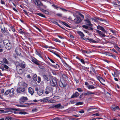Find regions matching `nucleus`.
I'll return each instance as SVG.
<instances>
[{"instance_id":"f257e3e1","label":"nucleus","mask_w":120,"mask_h":120,"mask_svg":"<svg viewBox=\"0 0 120 120\" xmlns=\"http://www.w3.org/2000/svg\"><path fill=\"white\" fill-rule=\"evenodd\" d=\"M57 81L58 80L56 78L52 77L50 81V86L56 88L57 86Z\"/></svg>"},{"instance_id":"f03ea898","label":"nucleus","mask_w":120,"mask_h":120,"mask_svg":"<svg viewBox=\"0 0 120 120\" xmlns=\"http://www.w3.org/2000/svg\"><path fill=\"white\" fill-rule=\"evenodd\" d=\"M41 1H44L45 2H46L47 3H49L50 4L51 3V2L49 1H48V0H41ZM34 3L37 6H43V4L41 3V2L40 1V0H34Z\"/></svg>"},{"instance_id":"7ed1b4c3","label":"nucleus","mask_w":120,"mask_h":120,"mask_svg":"<svg viewBox=\"0 0 120 120\" xmlns=\"http://www.w3.org/2000/svg\"><path fill=\"white\" fill-rule=\"evenodd\" d=\"M53 89L51 86H47L45 88V93L47 94L53 92Z\"/></svg>"},{"instance_id":"20e7f679","label":"nucleus","mask_w":120,"mask_h":120,"mask_svg":"<svg viewBox=\"0 0 120 120\" xmlns=\"http://www.w3.org/2000/svg\"><path fill=\"white\" fill-rule=\"evenodd\" d=\"M28 100L27 97L22 96L19 99V101L20 104H23Z\"/></svg>"},{"instance_id":"39448f33","label":"nucleus","mask_w":120,"mask_h":120,"mask_svg":"<svg viewBox=\"0 0 120 120\" xmlns=\"http://www.w3.org/2000/svg\"><path fill=\"white\" fill-rule=\"evenodd\" d=\"M100 75L98 74H97L95 75L96 77V78L98 80H99L100 82L103 85H104L105 84H103L102 83L101 81H100V80H101V81L102 82H105V81L104 79L101 76H100Z\"/></svg>"},{"instance_id":"423d86ee","label":"nucleus","mask_w":120,"mask_h":120,"mask_svg":"<svg viewBox=\"0 0 120 120\" xmlns=\"http://www.w3.org/2000/svg\"><path fill=\"white\" fill-rule=\"evenodd\" d=\"M64 108L63 106H62L60 103L58 104L55 105H53L49 108H55L56 109H62Z\"/></svg>"},{"instance_id":"0eeeda50","label":"nucleus","mask_w":120,"mask_h":120,"mask_svg":"<svg viewBox=\"0 0 120 120\" xmlns=\"http://www.w3.org/2000/svg\"><path fill=\"white\" fill-rule=\"evenodd\" d=\"M31 60L35 64L38 65L39 67H40V66H41V64L39 63V62H40V61L38 60L34 57H33V58H32Z\"/></svg>"},{"instance_id":"6e6552de","label":"nucleus","mask_w":120,"mask_h":120,"mask_svg":"<svg viewBox=\"0 0 120 120\" xmlns=\"http://www.w3.org/2000/svg\"><path fill=\"white\" fill-rule=\"evenodd\" d=\"M97 20H99L101 22H103L104 23L106 24H108L107 20L104 19H102L99 17H97L96 18V19H95L94 20V21L95 22H97Z\"/></svg>"},{"instance_id":"1a4fd4ad","label":"nucleus","mask_w":120,"mask_h":120,"mask_svg":"<svg viewBox=\"0 0 120 120\" xmlns=\"http://www.w3.org/2000/svg\"><path fill=\"white\" fill-rule=\"evenodd\" d=\"M82 39L86 41H89L91 43H98V41H96L92 39L91 38H83Z\"/></svg>"},{"instance_id":"9d476101","label":"nucleus","mask_w":120,"mask_h":120,"mask_svg":"<svg viewBox=\"0 0 120 120\" xmlns=\"http://www.w3.org/2000/svg\"><path fill=\"white\" fill-rule=\"evenodd\" d=\"M82 21V19L79 16H77L76 18L74 20V22L75 23L78 24L80 23Z\"/></svg>"},{"instance_id":"9b49d317","label":"nucleus","mask_w":120,"mask_h":120,"mask_svg":"<svg viewBox=\"0 0 120 120\" xmlns=\"http://www.w3.org/2000/svg\"><path fill=\"white\" fill-rule=\"evenodd\" d=\"M16 90L18 93L24 92L25 91V88L24 87H19Z\"/></svg>"},{"instance_id":"f8f14e48","label":"nucleus","mask_w":120,"mask_h":120,"mask_svg":"<svg viewBox=\"0 0 120 120\" xmlns=\"http://www.w3.org/2000/svg\"><path fill=\"white\" fill-rule=\"evenodd\" d=\"M84 20L85 23L86 25L91 27H92L93 26L92 24H91L90 21L89 19L87 18Z\"/></svg>"},{"instance_id":"ddd939ff","label":"nucleus","mask_w":120,"mask_h":120,"mask_svg":"<svg viewBox=\"0 0 120 120\" xmlns=\"http://www.w3.org/2000/svg\"><path fill=\"white\" fill-rule=\"evenodd\" d=\"M97 28L98 29L102 31L104 33H107V31L105 30L104 28L103 27L100 25L97 26Z\"/></svg>"},{"instance_id":"4468645a","label":"nucleus","mask_w":120,"mask_h":120,"mask_svg":"<svg viewBox=\"0 0 120 120\" xmlns=\"http://www.w3.org/2000/svg\"><path fill=\"white\" fill-rule=\"evenodd\" d=\"M96 32L101 37H105L106 35L104 34V33L101 31L97 30H96Z\"/></svg>"},{"instance_id":"2eb2a0df","label":"nucleus","mask_w":120,"mask_h":120,"mask_svg":"<svg viewBox=\"0 0 120 120\" xmlns=\"http://www.w3.org/2000/svg\"><path fill=\"white\" fill-rule=\"evenodd\" d=\"M59 84L61 88L64 87H65L67 85V84L66 82H64V83H63L61 81L59 82Z\"/></svg>"},{"instance_id":"dca6fc26","label":"nucleus","mask_w":120,"mask_h":120,"mask_svg":"<svg viewBox=\"0 0 120 120\" xmlns=\"http://www.w3.org/2000/svg\"><path fill=\"white\" fill-rule=\"evenodd\" d=\"M80 94L77 92H75L74 93L73 95L71 96V98H77L78 96H79Z\"/></svg>"},{"instance_id":"f3484780","label":"nucleus","mask_w":120,"mask_h":120,"mask_svg":"<svg viewBox=\"0 0 120 120\" xmlns=\"http://www.w3.org/2000/svg\"><path fill=\"white\" fill-rule=\"evenodd\" d=\"M6 48L8 50H10L11 48L12 44L10 42L9 43L5 46Z\"/></svg>"},{"instance_id":"a211bd4d","label":"nucleus","mask_w":120,"mask_h":120,"mask_svg":"<svg viewBox=\"0 0 120 120\" xmlns=\"http://www.w3.org/2000/svg\"><path fill=\"white\" fill-rule=\"evenodd\" d=\"M105 54L106 55H107L109 56L112 57L114 59H116V56L111 53L109 52H106Z\"/></svg>"},{"instance_id":"6ab92c4d","label":"nucleus","mask_w":120,"mask_h":120,"mask_svg":"<svg viewBox=\"0 0 120 120\" xmlns=\"http://www.w3.org/2000/svg\"><path fill=\"white\" fill-rule=\"evenodd\" d=\"M26 65L24 61L21 62L19 64V66L22 68H24L26 67Z\"/></svg>"},{"instance_id":"aec40b11","label":"nucleus","mask_w":120,"mask_h":120,"mask_svg":"<svg viewBox=\"0 0 120 120\" xmlns=\"http://www.w3.org/2000/svg\"><path fill=\"white\" fill-rule=\"evenodd\" d=\"M29 93L31 95H33L34 93V90L31 87H30L28 88Z\"/></svg>"},{"instance_id":"412c9836","label":"nucleus","mask_w":120,"mask_h":120,"mask_svg":"<svg viewBox=\"0 0 120 120\" xmlns=\"http://www.w3.org/2000/svg\"><path fill=\"white\" fill-rule=\"evenodd\" d=\"M77 33L80 36L81 39L84 38L85 36V35L83 33L80 31H78L77 32Z\"/></svg>"},{"instance_id":"4be33fe9","label":"nucleus","mask_w":120,"mask_h":120,"mask_svg":"<svg viewBox=\"0 0 120 120\" xmlns=\"http://www.w3.org/2000/svg\"><path fill=\"white\" fill-rule=\"evenodd\" d=\"M112 110L114 111L116 109H119L120 108L118 106H112L111 107Z\"/></svg>"},{"instance_id":"5701e85b","label":"nucleus","mask_w":120,"mask_h":120,"mask_svg":"<svg viewBox=\"0 0 120 120\" xmlns=\"http://www.w3.org/2000/svg\"><path fill=\"white\" fill-rule=\"evenodd\" d=\"M42 76L44 80L47 81L49 80L48 76L47 75L45 74L43 75H42Z\"/></svg>"},{"instance_id":"b1692460","label":"nucleus","mask_w":120,"mask_h":120,"mask_svg":"<svg viewBox=\"0 0 120 120\" xmlns=\"http://www.w3.org/2000/svg\"><path fill=\"white\" fill-rule=\"evenodd\" d=\"M14 89L13 88H12L11 90H10V95L11 97H12L14 96Z\"/></svg>"},{"instance_id":"393cba45","label":"nucleus","mask_w":120,"mask_h":120,"mask_svg":"<svg viewBox=\"0 0 120 120\" xmlns=\"http://www.w3.org/2000/svg\"><path fill=\"white\" fill-rule=\"evenodd\" d=\"M15 51L17 55L20 56L21 55V51L19 49H16Z\"/></svg>"},{"instance_id":"a878e982","label":"nucleus","mask_w":120,"mask_h":120,"mask_svg":"<svg viewBox=\"0 0 120 120\" xmlns=\"http://www.w3.org/2000/svg\"><path fill=\"white\" fill-rule=\"evenodd\" d=\"M44 92V91L41 89H39L37 92L38 94L39 95H41L43 93V92Z\"/></svg>"},{"instance_id":"bb28decb","label":"nucleus","mask_w":120,"mask_h":120,"mask_svg":"<svg viewBox=\"0 0 120 120\" xmlns=\"http://www.w3.org/2000/svg\"><path fill=\"white\" fill-rule=\"evenodd\" d=\"M97 87V86L94 87L93 85H90L88 86L87 88L89 90H92L96 88Z\"/></svg>"},{"instance_id":"cd10ccee","label":"nucleus","mask_w":120,"mask_h":120,"mask_svg":"<svg viewBox=\"0 0 120 120\" xmlns=\"http://www.w3.org/2000/svg\"><path fill=\"white\" fill-rule=\"evenodd\" d=\"M82 51L83 53H87V54H89L90 53H91L92 52L90 50H82Z\"/></svg>"},{"instance_id":"c85d7f7f","label":"nucleus","mask_w":120,"mask_h":120,"mask_svg":"<svg viewBox=\"0 0 120 120\" xmlns=\"http://www.w3.org/2000/svg\"><path fill=\"white\" fill-rule=\"evenodd\" d=\"M31 85L33 86H36L37 84L36 82V81H31Z\"/></svg>"},{"instance_id":"c756f323","label":"nucleus","mask_w":120,"mask_h":120,"mask_svg":"<svg viewBox=\"0 0 120 120\" xmlns=\"http://www.w3.org/2000/svg\"><path fill=\"white\" fill-rule=\"evenodd\" d=\"M64 66L69 70H71V66L67 63L65 65H64Z\"/></svg>"},{"instance_id":"7c9ffc66","label":"nucleus","mask_w":120,"mask_h":120,"mask_svg":"<svg viewBox=\"0 0 120 120\" xmlns=\"http://www.w3.org/2000/svg\"><path fill=\"white\" fill-rule=\"evenodd\" d=\"M76 58L78 59L79 60H80L81 62L83 64H85V63L84 62V60L83 59H80V58L78 57V56H77Z\"/></svg>"},{"instance_id":"2f4dec72","label":"nucleus","mask_w":120,"mask_h":120,"mask_svg":"<svg viewBox=\"0 0 120 120\" xmlns=\"http://www.w3.org/2000/svg\"><path fill=\"white\" fill-rule=\"evenodd\" d=\"M36 15H37L39 16L42 17L44 18H46V17L43 14H42L41 13H35Z\"/></svg>"},{"instance_id":"473e14b6","label":"nucleus","mask_w":120,"mask_h":120,"mask_svg":"<svg viewBox=\"0 0 120 120\" xmlns=\"http://www.w3.org/2000/svg\"><path fill=\"white\" fill-rule=\"evenodd\" d=\"M42 11L44 12V13L47 15H48L49 13V12L48 11L45 10L43 9H42L41 10Z\"/></svg>"},{"instance_id":"72a5a7b5","label":"nucleus","mask_w":120,"mask_h":120,"mask_svg":"<svg viewBox=\"0 0 120 120\" xmlns=\"http://www.w3.org/2000/svg\"><path fill=\"white\" fill-rule=\"evenodd\" d=\"M3 42L5 46V45L9 43V41L8 40L5 39L4 40Z\"/></svg>"},{"instance_id":"f704fd0d","label":"nucleus","mask_w":120,"mask_h":120,"mask_svg":"<svg viewBox=\"0 0 120 120\" xmlns=\"http://www.w3.org/2000/svg\"><path fill=\"white\" fill-rule=\"evenodd\" d=\"M15 26H10V28H11V30L14 32L16 31V30L15 28Z\"/></svg>"},{"instance_id":"c9c22d12","label":"nucleus","mask_w":120,"mask_h":120,"mask_svg":"<svg viewBox=\"0 0 120 120\" xmlns=\"http://www.w3.org/2000/svg\"><path fill=\"white\" fill-rule=\"evenodd\" d=\"M33 78L34 81H37V75L36 74L34 75L33 76Z\"/></svg>"},{"instance_id":"e433bc0d","label":"nucleus","mask_w":120,"mask_h":120,"mask_svg":"<svg viewBox=\"0 0 120 120\" xmlns=\"http://www.w3.org/2000/svg\"><path fill=\"white\" fill-rule=\"evenodd\" d=\"M17 72L19 74H21L23 73V71L22 69H21L18 70Z\"/></svg>"},{"instance_id":"4c0bfd02","label":"nucleus","mask_w":120,"mask_h":120,"mask_svg":"<svg viewBox=\"0 0 120 120\" xmlns=\"http://www.w3.org/2000/svg\"><path fill=\"white\" fill-rule=\"evenodd\" d=\"M51 22L52 23L57 25L59 26H60V25L58 24V23L55 21L54 20H52Z\"/></svg>"},{"instance_id":"58836bf2","label":"nucleus","mask_w":120,"mask_h":120,"mask_svg":"<svg viewBox=\"0 0 120 120\" xmlns=\"http://www.w3.org/2000/svg\"><path fill=\"white\" fill-rule=\"evenodd\" d=\"M87 95H90L92 94H94V93L93 92H92L90 91H87L86 92Z\"/></svg>"},{"instance_id":"ea45409f","label":"nucleus","mask_w":120,"mask_h":120,"mask_svg":"<svg viewBox=\"0 0 120 120\" xmlns=\"http://www.w3.org/2000/svg\"><path fill=\"white\" fill-rule=\"evenodd\" d=\"M3 61L4 63L6 64H8V61L6 58H4L3 59Z\"/></svg>"},{"instance_id":"a19ab883","label":"nucleus","mask_w":120,"mask_h":120,"mask_svg":"<svg viewBox=\"0 0 120 120\" xmlns=\"http://www.w3.org/2000/svg\"><path fill=\"white\" fill-rule=\"evenodd\" d=\"M11 109L13 110H15V111H20L22 110V109L19 108H11Z\"/></svg>"},{"instance_id":"79ce46f5","label":"nucleus","mask_w":120,"mask_h":120,"mask_svg":"<svg viewBox=\"0 0 120 120\" xmlns=\"http://www.w3.org/2000/svg\"><path fill=\"white\" fill-rule=\"evenodd\" d=\"M10 90H8L5 92L4 93V95H8L10 93Z\"/></svg>"},{"instance_id":"37998d69","label":"nucleus","mask_w":120,"mask_h":120,"mask_svg":"<svg viewBox=\"0 0 120 120\" xmlns=\"http://www.w3.org/2000/svg\"><path fill=\"white\" fill-rule=\"evenodd\" d=\"M61 22H62V23L64 25L66 26H67L68 27L70 28V26L69 25H68L67 23H66L64 22H63L62 21H61Z\"/></svg>"},{"instance_id":"c03bdc74","label":"nucleus","mask_w":120,"mask_h":120,"mask_svg":"<svg viewBox=\"0 0 120 120\" xmlns=\"http://www.w3.org/2000/svg\"><path fill=\"white\" fill-rule=\"evenodd\" d=\"M90 69L92 71L94 72L95 74V75H96L97 73L96 72V71L92 67H90Z\"/></svg>"},{"instance_id":"a18cd8bd","label":"nucleus","mask_w":120,"mask_h":120,"mask_svg":"<svg viewBox=\"0 0 120 120\" xmlns=\"http://www.w3.org/2000/svg\"><path fill=\"white\" fill-rule=\"evenodd\" d=\"M34 104V103H24V104L25 105H27V107H28L30 106V105H32V104Z\"/></svg>"},{"instance_id":"49530a36","label":"nucleus","mask_w":120,"mask_h":120,"mask_svg":"<svg viewBox=\"0 0 120 120\" xmlns=\"http://www.w3.org/2000/svg\"><path fill=\"white\" fill-rule=\"evenodd\" d=\"M83 102H79L76 103L75 105H81L83 104Z\"/></svg>"},{"instance_id":"de8ad7c7","label":"nucleus","mask_w":120,"mask_h":120,"mask_svg":"<svg viewBox=\"0 0 120 120\" xmlns=\"http://www.w3.org/2000/svg\"><path fill=\"white\" fill-rule=\"evenodd\" d=\"M50 52H52L55 55H56L58 57H59L60 58H61L60 55H59L58 54L56 53L55 52H52V51H51Z\"/></svg>"},{"instance_id":"09e8293b","label":"nucleus","mask_w":120,"mask_h":120,"mask_svg":"<svg viewBox=\"0 0 120 120\" xmlns=\"http://www.w3.org/2000/svg\"><path fill=\"white\" fill-rule=\"evenodd\" d=\"M22 85L23 86H24L25 87H27L28 85L27 84L25 83L24 82H22Z\"/></svg>"},{"instance_id":"8fccbe9b","label":"nucleus","mask_w":120,"mask_h":120,"mask_svg":"<svg viewBox=\"0 0 120 120\" xmlns=\"http://www.w3.org/2000/svg\"><path fill=\"white\" fill-rule=\"evenodd\" d=\"M52 6L54 7L55 9H56L57 10H58V8H59L60 7H59L58 6H57L55 5L54 4H52Z\"/></svg>"},{"instance_id":"3c124183","label":"nucleus","mask_w":120,"mask_h":120,"mask_svg":"<svg viewBox=\"0 0 120 120\" xmlns=\"http://www.w3.org/2000/svg\"><path fill=\"white\" fill-rule=\"evenodd\" d=\"M17 106H19L21 107H27V105H17Z\"/></svg>"},{"instance_id":"603ef678","label":"nucleus","mask_w":120,"mask_h":120,"mask_svg":"<svg viewBox=\"0 0 120 120\" xmlns=\"http://www.w3.org/2000/svg\"><path fill=\"white\" fill-rule=\"evenodd\" d=\"M60 59L61 60V61L62 62L64 65H65L67 63L65 62V60H64L63 58H60Z\"/></svg>"},{"instance_id":"864d4df0","label":"nucleus","mask_w":120,"mask_h":120,"mask_svg":"<svg viewBox=\"0 0 120 120\" xmlns=\"http://www.w3.org/2000/svg\"><path fill=\"white\" fill-rule=\"evenodd\" d=\"M54 41L56 42H59V43L61 42V41L60 40L58 39L57 38H54Z\"/></svg>"},{"instance_id":"5fc2aeb1","label":"nucleus","mask_w":120,"mask_h":120,"mask_svg":"<svg viewBox=\"0 0 120 120\" xmlns=\"http://www.w3.org/2000/svg\"><path fill=\"white\" fill-rule=\"evenodd\" d=\"M19 113L21 114L25 115L26 114H27V113L25 112H19Z\"/></svg>"},{"instance_id":"6e6d98bb","label":"nucleus","mask_w":120,"mask_h":120,"mask_svg":"<svg viewBox=\"0 0 120 120\" xmlns=\"http://www.w3.org/2000/svg\"><path fill=\"white\" fill-rule=\"evenodd\" d=\"M18 32L20 34H25V32L22 30L19 31V30H18Z\"/></svg>"},{"instance_id":"4d7b16f0","label":"nucleus","mask_w":120,"mask_h":120,"mask_svg":"<svg viewBox=\"0 0 120 120\" xmlns=\"http://www.w3.org/2000/svg\"><path fill=\"white\" fill-rule=\"evenodd\" d=\"M11 119L12 118L11 117H7L5 118V120H11Z\"/></svg>"},{"instance_id":"13d9d810","label":"nucleus","mask_w":120,"mask_h":120,"mask_svg":"<svg viewBox=\"0 0 120 120\" xmlns=\"http://www.w3.org/2000/svg\"><path fill=\"white\" fill-rule=\"evenodd\" d=\"M74 80L77 83H78L79 82V79H77L75 77H74Z\"/></svg>"},{"instance_id":"bf43d9fd","label":"nucleus","mask_w":120,"mask_h":120,"mask_svg":"<svg viewBox=\"0 0 120 120\" xmlns=\"http://www.w3.org/2000/svg\"><path fill=\"white\" fill-rule=\"evenodd\" d=\"M14 63L15 65L17 66H18V65L19 66V64L20 63H19V62L16 61H15L14 62Z\"/></svg>"},{"instance_id":"052dcab7","label":"nucleus","mask_w":120,"mask_h":120,"mask_svg":"<svg viewBox=\"0 0 120 120\" xmlns=\"http://www.w3.org/2000/svg\"><path fill=\"white\" fill-rule=\"evenodd\" d=\"M114 47L117 50H119L120 48L117 45H114Z\"/></svg>"},{"instance_id":"680f3d73","label":"nucleus","mask_w":120,"mask_h":120,"mask_svg":"<svg viewBox=\"0 0 120 120\" xmlns=\"http://www.w3.org/2000/svg\"><path fill=\"white\" fill-rule=\"evenodd\" d=\"M96 109V108H94L93 107H91V108H90L88 109L87 111H90L92 109Z\"/></svg>"},{"instance_id":"e2e57ef3","label":"nucleus","mask_w":120,"mask_h":120,"mask_svg":"<svg viewBox=\"0 0 120 120\" xmlns=\"http://www.w3.org/2000/svg\"><path fill=\"white\" fill-rule=\"evenodd\" d=\"M79 92H82L83 90L81 88H77L76 89Z\"/></svg>"},{"instance_id":"0e129e2a","label":"nucleus","mask_w":120,"mask_h":120,"mask_svg":"<svg viewBox=\"0 0 120 120\" xmlns=\"http://www.w3.org/2000/svg\"><path fill=\"white\" fill-rule=\"evenodd\" d=\"M79 15L81 17L82 20H83V19H84V16L81 13H80L79 14Z\"/></svg>"},{"instance_id":"69168bd1","label":"nucleus","mask_w":120,"mask_h":120,"mask_svg":"<svg viewBox=\"0 0 120 120\" xmlns=\"http://www.w3.org/2000/svg\"><path fill=\"white\" fill-rule=\"evenodd\" d=\"M38 79L37 82L38 83H39L41 82V78L39 76H38Z\"/></svg>"},{"instance_id":"338daca9","label":"nucleus","mask_w":120,"mask_h":120,"mask_svg":"<svg viewBox=\"0 0 120 120\" xmlns=\"http://www.w3.org/2000/svg\"><path fill=\"white\" fill-rule=\"evenodd\" d=\"M110 50H112V51H113L116 53L117 54L118 53V52L113 48H112V49H110Z\"/></svg>"},{"instance_id":"774afa93","label":"nucleus","mask_w":120,"mask_h":120,"mask_svg":"<svg viewBox=\"0 0 120 120\" xmlns=\"http://www.w3.org/2000/svg\"><path fill=\"white\" fill-rule=\"evenodd\" d=\"M82 26L86 29H87L88 28V26L87 25H83Z\"/></svg>"}]
</instances>
